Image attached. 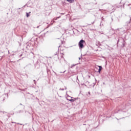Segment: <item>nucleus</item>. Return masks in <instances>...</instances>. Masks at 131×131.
Here are the masks:
<instances>
[{
	"instance_id": "5",
	"label": "nucleus",
	"mask_w": 131,
	"mask_h": 131,
	"mask_svg": "<svg viewBox=\"0 0 131 131\" xmlns=\"http://www.w3.org/2000/svg\"><path fill=\"white\" fill-rule=\"evenodd\" d=\"M76 99L74 98V99H69V101H70V102H74V101H76Z\"/></svg>"
},
{
	"instance_id": "23",
	"label": "nucleus",
	"mask_w": 131,
	"mask_h": 131,
	"mask_svg": "<svg viewBox=\"0 0 131 131\" xmlns=\"http://www.w3.org/2000/svg\"><path fill=\"white\" fill-rule=\"evenodd\" d=\"M60 46H59L58 47V48H60Z\"/></svg>"
},
{
	"instance_id": "8",
	"label": "nucleus",
	"mask_w": 131,
	"mask_h": 131,
	"mask_svg": "<svg viewBox=\"0 0 131 131\" xmlns=\"http://www.w3.org/2000/svg\"><path fill=\"white\" fill-rule=\"evenodd\" d=\"M60 42L61 45H64V43H65V41L60 40Z\"/></svg>"
},
{
	"instance_id": "20",
	"label": "nucleus",
	"mask_w": 131,
	"mask_h": 131,
	"mask_svg": "<svg viewBox=\"0 0 131 131\" xmlns=\"http://www.w3.org/2000/svg\"><path fill=\"white\" fill-rule=\"evenodd\" d=\"M17 10H20V8H18Z\"/></svg>"
},
{
	"instance_id": "3",
	"label": "nucleus",
	"mask_w": 131,
	"mask_h": 131,
	"mask_svg": "<svg viewBox=\"0 0 131 131\" xmlns=\"http://www.w3.org/2000/svg\"><path fill=\"white\" fill-rule=\"evenodd\" d=\"M84 42H85V41H84V40L83 39H81L80 40V41L79 42V47L80 49H83V47H84L83 46V43H84Z\"/></svg>"
},
{
	"instance_id": "14",
	"label": "nucleus",
	"mask_w": 131,
	"mask_h": 131,
	"mask_svg": "<svg viewBox=\"0 0 131 131\" xmlns=\"http://www.w3.org/2000/svg\"><path fill=\"white\" fill-rule=\"evenodd\" d=\"M94 23H95V21L92 22V24H94Z\"/></svg>"
},
{
	"instance_id": "17",
	"label": "nucleus",
	"mask_w": 131,
	"mask_h": 131,
	"mask_svg": "<svg viewBox=\"0 0 131 131\" xmlns=\"http://www.w3.org/2000/svg\"><path fill=\"white\" fill-rule=\"evenodd\" d=\"M102 25H103V24H100V26H102Z\"/></svg>"
},
{
	"instance_id": "16",
	"label": "nucleus",
	"mask_w": 131,
	"mask_h": 131,
	"mask_svg": "<svg viewBox=\"0 0 131 131\" xmlns=\"http://www.w3.org/2000/svg\"><path fill=\"white\" fill-rule=\"evenodd\" d=\"M49 27H50V26H48L47 27V28H49Z\"/></svg>"
},
{
	"instance_id": "21",
	"label": "nucleus",
	"mask_w": 131,
	"mask_h": 131,
	"mask_svg": "<svg viewBox=\"0 0 131 131\" xmlns=\"http://www.w3.org/2000/svg\"><path fill=\"white\" fill-rule=\"evenodd\" d=\"M88 25H92V24H89Z\"/></svg>"
},
{
	"instance_id": "18",
	"label": "nucleus",
	"mask_w": 131,
	"mask_h": 131,
	"mask_svg": "<svg viewBox=\"0 0 131 131\" xmlns=\"http://www.w3.org/2000/svg\"><path fill=\"white\" fill-rule=\"evenodd\" d=\"M108 11H109L110 12H111V10H108Z\"/></svg>"
},
{
	"instance_id": "22",
	"label": "nucleus",
	"mask_w": 131,
	"mask_h": 131,
	"mask_svg": "<svg viewBox=\"0 0 131 131\" xmlns=\"http://www.w3.org/2000/svg\"><path fill=\"white\" fill-rule=\"evenodd\" d=\"M39 27V26H38L37 27V28H38Z\"/></svg>"
},
{
	"instance_id": "6",
	"label": "nucleus",
	"mask_w": 131,
	"mask_h": 131,
	"mask_svg": "<svg viewBox=\"0 0 131 131\" xmlns=\"http://www.w3.org/2000/svg\"><path fill=\"white\" fill-rule=\"evenodd\" d=\"M31 12H30L29 13H26V16H27V18H28V17H29V14H30Z\"/></svg>"
},
{
	"instance_id": "2",
	"label": "nucleus",
	"mask_w": 131,
	"mask_h": 131,
	"mask_svg": "<svg viewBox=\"0 0 131 131\" xmlns=\"http://www.w3.org/2000/svg\"><path fill=\"white\" fill-rule=\"evenodd\" d=\"M117 45H119L121 48H123L125 45V42L123 39H119L117 42Z\"/></svg>"
},
{
	"instance_id": "1",
	"label": "nucleus",
	"mask_w": 131,
	"mask_h": 131,
	"mask_svg": "<svg viewBox=\"0 0 131 131\" xmlns=\"http://www.w3.org/2000/svg\"><path fill=\"white\" fill-rule=\"evenodd\" d=\"M37 42V38L36 37H33L29 41V43H27L25 45V47H26V48L27 50H29L30 49L31 47H32L33 46H34V45H36V43Z\"/></svg>"
},
{
	"instance_id": "4",
	"label": "nucleus",
	"mask_w": 131,
	"mask_h": 131,
	"mask_svg": "<svg viewBox=\"0 0 131 131\" xmlns=\"http://www.w3.org/2000/svg\"><path fill=\"white\" fill-rule=\"evenodd\" d=\"M98 67H99V68L98 72H99V73H100V72H101V71L102 70V67H101L100 66H98Z\"/></svg>"
},
{
	"instance_id": "12",
	"label": "nucleus",
	"mask_w": 131,
	"mask_h": 131,
	"mask_svg": "<svg viewBox=\"0 0 131 131\" xmlns=\"http://www.w3.org/2000/svg\"><path fill=\"white\" fill-rule=\"evenodd\" d=\"M101 20H102V21H103V20H104V17H101Z\"/></svg>"
},
{
	"instance_id": "19",
	"label": "nucleus",
	"mask_w": 131,
	"mask_h": 131,
	"mask_svg": "<svg viewBox=\"0 0 131 131\" xmlns=\"http://www.w3.org/2000/svg\"><path fill=\"white\" fill-rule=\"evenodd\" d=\"M61 15H64V13H61Z\"/></svg>"
},
{
	"instance_id": "11",
	"label": "nucleus",
	"mask_w": 131,
	"mask_h": 131,
	"mask_svg": "<svg viewBox=\"0 0 131 131\" xmlns=\"http://www.w3.org/2000/svg\"><path fill=\"white\" fill-rule=\"evenodd\" d=\"M99 11H100L101 12V13H103V11H103V10H102V9H99Z\"/></svg>"
},
{
	"instance_id": "10",
	"label": "nucleus",
	"mask_w": 131,
	"mask_h": 131,
	"mask_svg": "<svg viewBox=\"0 0 131 131\" xmlns=\"http://www.w3.org/2000/svg\"><path fill=\"white\" fill-rule=\"evenodd\" d=\"M61 16H59V17H57L56 19H55V20H57V19H59V18H60Z\"/></svg>"
},
{
	"instance_id": "9",
	"label": "nucleus",
	"mask_w": 131,
	"mask_h": 131,
	"mask_svg": "<svg viewBox=\"0 0 131 131\" xmlns=\"http://www.w3.org/2000/svg\"><path fill=\"white\" fill-rule=\"evenodd\" d=\"M67 1L68 2V3H72V2H73V0H67Z\"/></svg>"
},
{
	"instance_id": "15",
	"label": "nucleus",
	"mask_w": 131,
	"mask_h": 131,
	"mask_svg": "<svg viewBox=\"0 0 131 131\" xmlns=\"http://www.w3.org/2000/svg\"><path fill=\"white\" fill-rule=\"evenodd\" d=\"M111 19H112V21H113V18H112Z\"/></svg>"
},
{
	"instance_id": "7",
	"label": "nucleus",
	"mask_w": 131,
	"mask_h": 131,
	"mask_svg": "<svg viewBox=\"0 0 131 131\" xmlns=\"http://www.w3.org/2000/svg\"><path fill=\"white\" fill-rule=\"evenodd\" d=\"M130 21H131V18H130L129 20L128 21H127L126 23V24H127V25H128V24H129V23H130Z\"/></svg>"
},
{
	"instance_id": "13",
	"label": "nucleus",
	"mask_w": 131,
	"mask_h": 131,
	"mask_svg": "<svg viewBox=\"0 0 131 131\" xmlns=\"http://www.w3.org/2000/svg\"><path fill=\"white\" fill-rule=\"evenodd\" d=\"M116 30H119V29H117L116 30H115V31H116Z\"/></svg>"
}]
</instances>
